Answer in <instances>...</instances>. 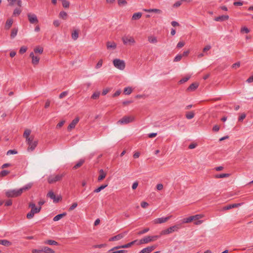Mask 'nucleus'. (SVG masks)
<instances>
[{"instance_id": "52", "label": "nucleus", "mask_w": 253, "mask_h": 253, "mask_svg": "<svg viewBox=\"0 0 253 253\" xmlns=\"http://www.w3.org/2000/svg\"><path fill=\"white\" fill-rule=\"evenodd\" d=\"M21 12V10L19 8H15L13 11L14 15H18Z\"/></svg>"}, {"instance_id": "17", "label": "nucleus", "mask_w": 253, "mask_h": 253, "mask_svg": "<svg viewBox=\"0 0 253 253\" xmlns=\"http://www.w3.org/2000/svg\"><path fill=\"white\" fill-rule=\"evenodd\" d=\"M126 233H127V232H124L123 233H121V234H118V235L112 237L111 238H110L109 239V240L111 241L119 240L125 237V236L126 234Z\"/></svg>"}, {"instance_id": "63", "label": "nucleus", "mask_w": 253, "mask_h": 253, "mask_svg": "<svg viewBox=\"0 0 253 253\" xmlns=\"http://www.w3.org/2000/svg\"><path fill=\"white\" fill-rule=\"evenodd\" d=\"M250 30L247 27H243L241 29V32H245V33H249Z\"/></svg>"}, {"instance_id": "33", "label": "nucleus", "mask_w": 253, "mask_h": 253, "mask_svg": "<svg viewBox=\"0 0 253 253\" xmlns=\"http://www.w3.org/2000/svg\"><path fill=\"white\" fill-rule=\"evenodd\" d=\"M34 52L36 54L39 53L42 54L43 52V49L42 47L38 46L34 48Z\"/></svg>"}, {"instance_id": "11", "label": "nucleus", "mask_w": 253, "mask_h": 253, "mask_svg": "<svg viewBox=\"0 0 253 253\" xmlns=\"http://www.w3.org/2000/svg\"><path fill=\"white\" fill-rule=\"evenodd\" d=\"M47 197L52 199L54 203H58L60 198L59 197H56L52 191H50L47 194Z\"/></svg>"}, {"instance_id": "29", "label": "nucleus", "mask_w": 253, "mask_h": 253, "mask_svg": "<svg viewBox=\"0 0 253 253\" xmlns=\"http://www.w3.org/2000/svg\"><path fill=\"white\" fill-rule=\"evenodd\" d=\"M229 173H221V174H217L214 175V177L216 178H222L228 177L230 176Z\"/></svg>"}, {"instance_id": "48", "label": "nucleus", "mask_w": 253, "mask_h": 253, "mask_svg": "<svg viewBox=\"0 0 253 253\" xmlns=\"http://www.w3.org/2000/svg\"><path fill=\"white\" fill-rule=\"evenodd\" d=\"M63 6L65 8H68L69 6L70 3L66 0H63L62 1Z\"/></svg>"}, {"instance_id": "9", "label": "nucleus", "mask_w": 253, "mask_h": 253, "mask_svg": "<svg viewBox=\"0 0 253 253\" xmlns=\"http://www.w3.org/2000/svg\"><path fill=\"white\" fill-rule=\"evenodd\" d=\"M122 41L125 44H127L128 43L131 44L135 43L134 38L131 36H124L122 38Z\"/></svg>"}, {"instance_id": "31", "label": "nucleus", "mask_w": 253, "mask_h": 253, "mask_svg": "<svg viewBox=\"0 0 253 253\" xmlns=\"http://www.w3.org/2000/svg\"><path fill=\"white\" fill-rule=\"evenodd\" d=\"M18 29L17 28H15L12 29L11 34H10V38L11 39H14L16 36L17 35V32H18Z\"/></svg>"}, {"instance_id": "13", "label": "nucleus", "mask_w": 253, "mask_h": 253, "mask_svg": "<svg viewBox=\"0 0 253 253\" xmlns=\"http://www.w3.org/2000/svg\"><path fill=\"white\" fill-rule=\"evenodd\" d=\"M171 217V216H169L166 217H160L155 219L153 222L155 224H161L163 223H165L167 222L169 218Z\"/></svg>"}, {"instance_id": "53", "label": "nucleus", "mask_w": 253, "mask_h": 253, "mask_svg": "<svg viewBox=\"0 0 253 253\" xmlns=\"http://www.w3.org/2000/svg\"><path fill=\"white\" fill-rule=\"evenodd\" d=\"M17 153V151L15 150H9L7 152L6 154L9 155L11 154H16Z\"/></svg>"}, {"instance_id": "43", "label": "nucleus", "mask_w": 253, "mask_h": 253, "mask_svg": "<svg viewBox=\"0 0 253 253\" xmlns=\"http://www.w3.org/2000/svg\"><path fill=\"white\" fill-rule=\"evenodd\" d=\"M35 213L31 210V211L27 214L26 217L28 219H32Z\"/></svg>"}, {"instance_id": "30", "label": "nucleus", "mask_w": 253, "mask_h": 253, "mask_svg": "<svg viewBox=\"0 0 253 253\" xmlns=\"http://www.w3.org/2000/svg\"><path fill=\"white\" fill-rule=\"evenodd\" d=\"M12 23H13L12 19H8L6 22V23L5 25V28L6 30H8L12 26Z\"/></svg>"}, {"instance_id": "49", "label": "nucleus", "mask_w": 253, "mask_h": 253, "mask_svg": "<svg viewBox=\"0 0 253 253\" xmlns=\"http://www.w3.org/2000/svg\"><path fill=\"white\" fill-rule=\"evenodd\" d=\"M27 50V47H26L25 46H23L21 47V48L19 50V53L20 54H23L26 52Z\"/></svg>"}, {"instance_id": "59", "label": "nucleus", "mask_w": 253, "mask_h": 253, "mask_svg": "<svg viewBox=\"0 0 253 253\" xmlns=\"http://www.w3.org/2000/svg\"><path fill=\"white\" fill-rule=\"evenodd\" d=\"M220 129V127L218 125H214L213 126V128H212V130L213 131H215V132H217L219 131Z\"/></svg>"}, {"instance_id": "19", "label": "nucleus", "mask_w": 253, "mask_h": 253, "mask_svg": "<svg viewBox=\"0 0 253 253\" xmlns=\"http://www.w3.org/2000/svg\"><path fill=\"white\" fill-rule=\"evenodd\" d=\"M243 204V203H238V204H231V205H227L226 206H225L223 209V210H230V209H231L233 208L238 207L242 205Z\"/></svg>"}, {"instance_id": "47", "label": "nucleus", "mask_w": 253, "mask_h": 253, "mask_svg": "<svg viewBox=\"0 0 253 253\" xmlns=\"http://www.w3.org/2000/svg\"><path fill=\"white\" fill-rule=\"evenodd\" d=\"M9 173V171L7 170H2L0 172V176L3 177Z\"/></svg>"}, {"instance_id": "4", "label": "nucleus", "mask_w": 253, "mask_h": 253, "mask_svg": "<svg viewBox=\"0 0 253 253\" xmlns=\"http://www.w3.org/2000/svg\"><path fill=\"white\" fill-rule=\"evenodd\" d=\"M26 141L28 145L27 148V151L28 152L33 151L37 147L38 143V140L34 139V137L30 139V140H26Z\"/></svg>"}, {"instance_id": "57", "label": "nucleus", "mask_w": 253, "mask_h": 253, "mask_svg": "<svg viewBox=\"0 0 253 253\" xmlns=\"http://www.w3.org/2000/svg\"><path fill=\"white\" fill-rule=\"evenodd\" d=\"M149 230V228H145L143 230L139 231L138 234L139 235L143 234L147 232Z\"/></svg>"}, {"instance_id": "50", "label": "nucleus", "mask_w": 253, "mask_h": 253, "mask_svg": "<svg viewBox=\"0 0 253 253\" xmlns=\"http://www.w3.org/2000/svg\"><path fill=\"white\" fill-rule=\"evenodd\" d=\"M119 249H120V247H119L118 246L115 247L113 248L110 250L108 251V253H116V250Z\"/></svg>"}, {"instance_id": "22", "label": "nucleus", "mask_w": 253, "mask_h": 253, "mask_svg": "<svg viewBox=\"0 0 253 253\" xmlns=\"http://www.w3.org/2000/svg\"><path fill=\"white\" fill-rule=\"evenodd\" d=\"M107 48L108 49H115L117 47L116 43L114 42H108L106 44Z\"/></svg>"}, {"instance_id": "6", "label": "nucleus", "mask_w": 253, "mask_h": 253, "mask_svg": "<svg viewBox=\"0 0 253 253\" xmlns=\"http://www.w3.org/2000/svg\"><path fill=\"white\" fill-rule=\"evenodd\" d=\"M179 229V225H175L174 226L170 227L169 228L166 230H164L162 231L160 234H161V235L169 234L171 233L174 231H177Z\"/></svg>"}, {"instance_id": "24", "label": "nucleus", "mask_w": 253, "mask_h": 253, "mask_svg": "<svg viewBox=\"0 0 253 253\" xmlns=\"http://www.w3.org/2000/svg\"><path fill=\"white\" fill-rule=\"evenodd\" d=\"M228 15H221L215 18L214 20L216 21H223L228 19Z\"/></svg>"}, {"instance_id": "60", "label": "nucleus", "mask_w": 253, "mask_h": 253, "mask_svg": "<svg viewBox=\"0 0 253 253\" xmlns=\"http://www.w3.org/2000/svg\"><path fill=\"white\" fill-rule=\"evenodd\" d=\"M65 123V121H62L60 122L56 126V128H59L63 126Z\"/></svg>"}, {"instance_id": "2", "label": "nucleus", "mask_w": 253, "mask_h": 253, "mask_svg": "<svg viewBox=\"0 0 253 253\" xmlns=\"http://www.w3.org/2000/svg\"><path fill=\"white\" fill-rule=\"evenodd\" d=\"M160 235H155V236H148L144 237L138 241V245H141L143 244H147L149 242L156 241L157 239L161 237Z\"/></svg>"}, {"instance_id": "15", "label": "nucleus", "mask_w": 253, "mask_h": 253, "mask_svg": "<svg viewBox=\"0 0 253 253\" xmlns=\"http://www.w3.org/2000/svg\"><path fill=\"white\" fill-rule=\"evenodd\" d=\"M156 246H151L147 247L142 250L139 253H150L156 248Z\"/></svg>"}, {"instance_id": "26", "label": "nucleus", "mask_w": 253, "mask_h": 253, "mask_svg": "<svg viewBox=\"0 0 253 253\" xmlns=\"http://www.w3.org/2000/svg\"><path fill=\"white\" fill-rule=\"evenodd\" d=\"M144 11L147 12H156L159 14H161L162 11L161 10L156 8H153V9H144Z\"/></svg>"}, {"instance_id": "20", "label": "nucleus", "mask_w": 253, "mask_h": 253, "mask_svg": "<svg viewBox=\"0 0 253 253\" xmlns=\"http://www.w3.org/2000/svg\"><path fill=\"white\" fill-rule=\"evenodd\" d=\"M33 186L32 183H29L24 186L23 187L19 189L21 194L24 192L29 190Z\"/></svg>"}, {"instance_id": "61", "label": "nucleus", "mask_w": 253, "mask_h": 253, "mask_svg": "<svg viewBox=\"0 0 253 253\" xmlns=\"http://www.w3.org/2000/svg\"><path fill=\"white\" fill-rule=\"evenodd\" d=\"M246 114L243 113L239 117L238 121L239 122L242 121L246 117Z\"/></svg>"}, {"instance_id": "38", "label": "nucleus", "mask_w": 253, "mask_h": 253, "mask_svg": "<svg viewBox=\"0 0 253 253\" xmlns=\"http://www.w3.org/2000/svg\"><path fill=\"white\" fill-rule=\"evenodd\" d=\"M79 37V32L77 30H74L72 33V38L74 40H76Z\"/></svg>"}, {"instance_id": "18", "label": "nucleus", "mask_w": 253, "mask_h": 253, "mask_svg": "<svg viewBox=\"0 0 253 253\" xmlns=\"http://www.w3.org/2000/svg\"><path fill=\"white\" fill-rule=\"evenodd\" d=\"M31 131L29 129H26L23 133V137L26 138V140H30V139L34 137V136L31 135L30 136Z\"/></svg>"}, {"instance_id": "27", "label": "nucleus", "mask_w": 253, "mask_h": 253, "mask_svg": "<svg viewBox=\"0 0 253 253\" xmlns=\"http://www.w3.org/2000/svg\"><path fill=\"white\" fill-rule=\"evenodd\" d=\"M66 215V212H63L62 213L59 214H58V215H56L54 217L53 221H58L61 218H63V217H64Z\"/></svg>"}, {"instance_id": "8", "label": "nucleus", "mask_w": 253, "mask_h": 253, "mask_svg": "<svg viewBox=\"0 0 253 253\" xmlns=\"http://www.w3.org/2000/svg\"><path fill=\"white\" fill-rule=\"evenodd\" d=\"M5 194L7 197H16L21 195L19 189L9 190L6 192Z\"/></svg>"}, {"instance_id": "21", "label": "nucleus", "mask_w": 253, "mask_h": 253, "mask_svg": "<svg viewBox=\"0 0 253 253\" xmlns=\"http://www.w3.org/2000/svg\"><path fill=\"white\" fill-rule=\"evenodd\" d=\"M138 240H135L134 241H133L129 243H127L126 244H125L123 246H118L119 247H120V249L121 248H128L130 247L132 245H134L135 243L137 242Z\"/></svg>"}, {"instance_id": "41", "label": "nucleus", "mask_w": 253, "mask_h": 253, "mask_svg": "<svg viewBox=\"0 0 253 253\" xmlns=\"http://www.w3.org/2000/svg\"><path fill=\"white\" fill-rule=\"evenodd\" d=\"M100 94V93L99 91H96L92 94V95L91 96V98L93 99H96L99 97Z\"/></svg>"}, {"instance_id": "37", "label": "nucleus", "mask_w": 253, "mask_h": 253, "mask_svg": "<svg viewBox=\"0 0 253 253\" xmlns=\"http://www.w3.org/2000/svg\"><path fill=\"white\" fill-rule=\"evenodd\" d=\"M107 186H108L107 184H103V185H101L100 187H99L98 188L95 189L94 190V193H98V192H100L102 190L105 188Z\"/></svg>"}, {"instance_id": "7", "label": "nucleus", "mask_w": 253, "mask_h": 253, "mask_svg": "<svg viewBox=\"0 0 253 253\" xmlns=\"http://www.w3.org/2000/svg\"><path fill=\"white\" fill-rule=\"evenodd\" d=\"M203 217L202 214H196L193 216H190L187 218H184L182 220L183 223H190L192 221L199 220Z\"/></svg>"}, {"instance_id": "42", "label": "nucleus", "mask_w": 253, "mask_h": 253, "mask_svg": "<svg viewBox=\"0 0 253 253\" xmlns=\"http://www.w3.org/2000/svg\"><path fill=\"white\" fill-rule=\"evenodd\" d=\"M59 17L63 19H66L67 17V14L65 11H61L59 13Z\"/></svg>"}, {"instance_id": "62", "label": "nucleus", "mask_w": 253, "mask_h": 253, "mask_svg": "<svg viewBox=\"0 0 253 253\" xmlns=\"http://www.w3.org/2000/svg\"><path fill=\"white\" fill-rule=\"evenodd\" d=\"M149 204L146 202H142L141 203V206L143 208H146L148 206Z\"/></svg>"}, {"instance_id": "45", "label": "nucleus", "mask_w": 253, "mask_h": 253, "mask_svg": "<svg viewBox=\"0 0 253 253\" xmlns=\"http://www.w3.org/2000/svg\"><path fill=\"white\" fill-rule=\"evenodd\" d=\"M190 78V76H186L185 77H184V78H182V79H181L179 81V83L180 84H183L184 83H185L187 81H188L189 80Z\"/></svg>"}, {"instance_id": "5", "label": "nucleus", "mask_w": 253, "mask_h": 253, "mask_svg": "<svg viewBox=\"0 0 253 253\" xmlns=\"http://www.w3.org/2000/svg\"><path fill=\"white\" fill-rule=\"evenodd\" d=\"M114 66L120 70H123L126 67V64L124 60L119 59H115L113 61Z\"/></svg>"}, {"instance_id": "25", "label": "nucleus", "mask_w": 253, "mask_h": 253, "mask_svg": "<svg viewBox=\"0 0 253 253\" xmlns=\"http://www.w3.org/2000/svg\"><path fill=\"white\" fill-rule=\"evenodd\" d=\"M199 86V84L197 83L192 84L188 88V91H193L196 89Z\"/></svg>"}, {"instance_id": "46", "label": "nucleus", "mask_w": 253, "mask_h": 253, "mask_svg": "<svg viewBox=\"0 0 253 253\" xmlns=\"http://www.w3.org/2000/svg\"><path fill=\"white\" fill-rule=\"evenodd\" d=\"M182 57L183 55L182 54H177L174 58L173 61L178 62L182 59Z\"/></svg>"}, {"instance_id": "14", "label": "nucleus", "mask_w": 253, "mask_h": 253, "mask_svg": "<svg viewBox=\"0 0 253 253\" xmlns=\"http://www.w3.org/2000/svg\"><path fill=\"white\" fill-rule=\"evenodd\" d=\"M30 57L32 58V63L34 65H36L39 64L40 61L39 57L34 55L33 52L30 53Z\"/></svg>"}, {"instance_id": "40", "label": "nucleus", "mask_w": 253, "mask_h": 253, "mask_svg": "<svg viewBox=\"0 0 253 253\" xmlns=\"http://www.w3.org/2000/svg\"><path fill=\"white\" fill-rule=\"evenodd\" d=\"M132 89L131 87H127L124 89V93L126 95H129L132 92Z\"/></svg>"}, {"instance_id": "12", "label": "nucleus", "mask_w": 253, "mask_h": 253, "mask_svg": "<svg viewBox=\"0 0 253 253\" xmlns=\"http://www.w3.org/2000/svg\"><path fill=\"white\" fill-rule=\"evenodd\" d=\"M29 208H31V211H32L35 214L40 212L42 209V207H36L35 204L34 203H29Z\"/></svg>"}, {"instance_id": "44", "label": "nucleus", "mask_w": 253, "mask_h": 253, "mask_svg": "<svg viewBox=\"0 0 253 253\" xmlns=\"http://www.w3.org/2000/svg\"><path fill=\"white\" fill-rule=\"evenodd\" d=\"M194 117V113L193 112H188L186 115V117L187 119H191Z\"/></svg>"}, {"instance_id": "55", "label": "nucleus", "mask_w": 253, "mask_h": 253, "mask_svg": "<svg viewBox=\"0 0 253 253\" xmlns=\"http://www.w3.org/2000/svg\"><path fill=\"white\" fill-rule=\"evenodd\" d=\"M102 63H103V60L102 59L99 60V61L98 62V63H97V64L95 66V68L96 69L100 68L102 66Z\"/></svg>"}, {"instance_id": "32", "label": "nucleus", "mask_w": 253, "mask_h": 253, "mask_svg": "<svg viewBox=\"0 0 253 253\" xmlns=\"http://www.w3.org/2000/svg\"><path fill=\"white\" fill-rule=\"evenodd\" d=\"M0 244L4 246L8 247L11 245V243L6 240H0Z\"/></svg>"}, {"instance_id": "64", "label": "nucleus", "mask_w": 253, "mask_h": 253, "mask_svg": "<svg viewBox=\"0 0 253 253\" xmlns=\"http://www.w3.org/2000/svg\"><path fill=\"white\" fill-rule=\"evenodd\" d=\"M184 44H185L184 42H179L177 44V47L181 48L184 45Z\"/></svg>"}, {"instance_id": "51", "label": "nucleus", "mask_w": 253, "mask_h": 253, "mask_svg": "<svg viewBox=\"0 0 253 253\" xmlns=\"http://www.w3.org/2000/svg\"><path fill=\"white\" fill-rule=\"evenodd\" d=\"M33 253H44L43 251V248L42 249H34L32 250Z\"/></svg>"}, {"instance_id": "35", "label": "nucleus", "mask_w": 253, "mask_h": 253, "mask_svg": "<svg viewBox=\"0 0 253 253\" xmlns=\"http://www.w3.org/2000/svg\"><path fill=\"white\" fill-rule=\"evenodd\" d=\"M148 41L152 43H156L157 42V39L156 37L154 36H149L148 38Z\"/></svg>"}, {"instance_id": "16", "label": "nucleus", "mask_w": 253, "mask_h": 253, "mask_svg": "<svg viewBox=\"0 0 253 253\" xmlns=\"http://www.w3.org/2000/svg\"><path fill=\"white\" fill-rule=\"evenodd\" d=\"M79 121V118L78 117L74 119L68 126V130L70 131L72 129L75 128L76 125L77 124Z\"/></svg>"}, {"instance_id": "56", "label": "nucleus", "mask_w": 253, "mask_h": 253, "mask_svg": "<svg viewBox=\"0 0 253 253\" xmlns=\"http://www.w3.org/2000/svg\"><path fill=\"white\" fill-rule=\"evenodd\" d=\"M118 4L120 6L126 5L127 3V2L126 0H118Z\"/></svg>"}, {"instance_id": "36", "label": "nucleus", "mask_w": 253, "mask_h": 253, "mask_svg": "<svg viewBox=\"0 0 253 253\" xmlns=\"http://www.w3.org/2000/svg\"><path fill=\"white\" fill-rule=\"evenodd\" d=\"M42 248L44 253H54V251L49 247H43Z\"/></svg>"}, {"instance_id": "58", "label": "nucleus", "mask_w": 253, "mask_h": 253, "mask_svg": "<svg viewBox=\"0 0 253 253\" xmlns=\"http://www.w3.org/2000/svg\"><path fill=\"white\" fill-rule=\"evenodd\" d=\"M78 206L77 203H74L69 208V211H72L75 209Z\"/></svg>"}, {"instance_id": "39", "label": "nucleus", "mask_w": 253, "mask_h": 253, "mask_svg": "<svg viewBox=\"0 0 253 253\" xmlns=\"http://www.w3.org/2000/svg\"><path fill=\"white\" fill-rule=\"evenodd\" d=\"M84 162V159H81L74 167V169H76L79 167H80Z\"/></svg>"}, {"instance_id": "34", "label": "nucleus", "mask_w": 253, "mask_h": 253, "mask_svg": "<svg viewBox=\"0 0 253 253\" xmlns=\"http://www.w3.org/2000/svg\"><path fill=\"white\" fill-rule=\"evenodd\" d=\"M141 16L142 13L141 12L135 13L132 16V19L134 20H138L141 18Z\"/></svg>"}, {"instance_id": "1", "label": "nucleus", "mask_w": 253, "mask_h": 253, "mask_svg": "<svg viewBox=\"0 0 253 253\" xmlns=\"http://www.w3.org/2000/svg\"><path fill=\"white\" fill-rule=\"evenodd\" d=\"M65 175V174L64 173L50 175L47 178V181L49 184H53L56 182L60 181Z\"/></svg>"}, {"instance_id": "23", "label": "nucleus", "mask_w": 253, "mask_h": 253, "mask_svg": "<svg viewBox=\"0 0 253 253\" xmlns=\"http://www.w3.org/2000/svg\"><path fill=\"white\" fill-rule=\"evenodd\" d=\"M106 176V173L102 169L99 170V175L98 177V181H100L103 180Z\"/></svg>"}, {"instance_id": "28", "label": "nucleus", "mask_w": 253, "mask_h": 253, "mask_svg": "<svg viewBox=\"0 0 253 253\" xmlns=\"http://www.w3.org/2000/svg\"><path fill=\"white\" fill-rule=\"evenodd\" d=\"M44 244L49 245H54V246H57L58 245V243L56 241L52 240H46L44 242Z\"/></svg>"}, {"instance_id": "54", "label": "nucleus", "mask_w": 253, "mask_h": 253, "mask_svg": "<svg viewBox=\"0 0 253 253\" xmlns=\"http://www.w3.org/2000/svg\"><path fill=\"white\" fill-rule=\"evenodd\" d=\"M67 94H68V91H63L60 94L59 97V98L62 99L63 97L67 96Z\"/></svg>"}, {"instance_id": "3", "label": "nucleus", "mask_w": 253, "mask_h": 253, "mask_svg": "<svg viewBox=\"0 0 253 253\" xmlns=\"http://www.w3.org/2000/svg\"><path fill=\"white\" fill-rule=\"evenodd\" d=\"M135 117L133 116H125L119 120L117 124L118 125H126L134 122Z\"/></svg>"}, {"instance_id": "10", "label": "nucleus", "mask_w": 253, "mask_h": 253, "mask_svg": "<svg viewBox=\"0 0 253 253\" xmlns=\"http://www.w3.org/2000/svg\"><path fill=\"white\" fill-rule=\"evenodd\" d=\"M27 17L29 22L31 24L38 23L39 21L36 14L33 13H28Z\"/></svg>"}]
</instances>
